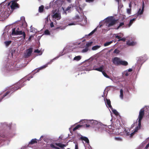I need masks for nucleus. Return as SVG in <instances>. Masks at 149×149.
Returning a JSON list of instances; mask_svg holds the SVG:
<instances>
[{
  "label": "nucleus",
  "mask_w": 149,
  "mask_h": 149,
  "mask_svg": "<svg viewBox=\"0 0 149 149\" xmlns=\"http://www.w3.org/2000/svg\"><path fill=\"white\" fill-rule=\"evenodd\" d=\"M135 132H134L131 133V134H130V136L131 137L134 134Z\"/></svg>",
  "instance_id": "nucleus-53"
},
{
  "label": "nucleus",
  "mask_w": 149,
  "mask_h": 149,
  "mask_svg": "<svg viewBox=\"0 0 149 149\" xmlns=\"http://www.w3.org/2000/svg\"><path fill=\"white\" fill-rule=\"evenodd\" d=\"M116 2H117L118 3V4H119V1H120V0H115Z\"/></svg>",
  "instance_id": "nucleus-54"
},
{
  "label": "nucleus",
  "mask_w": 149,
  "mask_h": 149,
  "mask_svg": "<svg viewBox=\"0 0 149 149\" xmlns=\"http://www.w3.org/2000/svg\"><path fill=\"white\" fill-rule=\"evenodd\" d=\"M117 20L113 19L112 17H110L108 19V22L109 23L107 26L110 27L114 25L116 23Z\"/></svg>",
  "instance_id": "nucleus-4"
},
{
  "label": "nucleus",
  "mask_w": 149,
  "mask_h": 149,
  "mask_svg": "<svg viewBox=\"0 0 149 149\" xmlns=\"http://www.w3.org/2000/svg\"><path fill=\"white\" fill-rule=\"evenodd\" d=\"M44 33H45V34L47 35H49L50 34V32L48 30H46L45 31Z\"/></svg>",
  "instance_id": "nucleus-38"
},
{
  "label": "nucleus",
  "mask_w": 149,
  "mask_h": 149,
  "mask_svg": "<svg viewBox=\"0 0 149 149\" xmlns=\"http://www.w3.org/2000/svg\"><path fill=\"white\" fill-rule=\"evenodd\" d=\"M149 147V143L146 145L145 147V148L147 149Z\"/></svg>",
  "instance_id": "nucleus-50"
},
{
  "label": "nucleus",
  "mask_w": 149,
  "mask_h": 149,
  "mask_svg": "<svg viewBox=\"0 0 149 149\" xmlns=\"http://www.w3.org/2000/svg\"><path fill=\"white\" fill-rule=\"evenodd\" d=\"M90 126V125L88 124H85V127H88Z\"/></svg>",
  "instance_id": "nucleus-51"
},
{
  "label": "nucleus",
  "mask_w": 149,
  "mask_h": 149,
  "mask_svg": "<svg viewBox=\"0 0 149 149\" xmlns=\"http://www.w3.org/2000/svg\"><path fill=\"white\" fill-rule=\"evenodd\" d=\"M55 145L56 146H58L60 148H62V149H64V147H65L66 146V145L65 144H62L61 143H55Z\"/></svg>",
  "instance_id": "nucleus-16"
},
{
  "label": "nucleus",
  "mask_w": 149,
  "mask_h": 149,
  "mask_svg": "<svg viewBox=\"0 0 149 149\" xmlns=\"http://www.w3.org/2000/svg\"><path fill=\"white\" fill-rule=\"evenodd\" d=\"M103 74L104 75V77H106V78H109V77L107 75V74H106V73L104 71H103L102 72Z\"/></svg>",
  "instance_id": "nucleus-28"
},
{
  "label": "nucleus",
  "mask_w": 149,
  "mask_h": 149,
  "mask_svg": "<svg viewBox=\"0 0 149 149\" xmlns=\"http://www.w3.org/2000/svg\"><path fill=\"white\" fill-rule=\"evenodd\" d=\"M12 41L11 40L9 41H6L4 42V43L7 47L11 43Z\"/></svg>",
  "instance_id": "nucleus-22"
},
{
  "label": "nucleus",
  "mask_w": 149,
  "mask_h": 149,
  "mask_svg": "<svg viewBox=\"0 0 149 149\" xmlns=\"http://www.w3.org/2000/svg\"><path fill=\"white\" fill-rule=\"evenodd\" d=\"M32 48H30L27 50L26 56L29 57L31 55L32 52Z\"/></svg>",
  "instance_id": "nucleus-9"
},
{
  "label": "nucleus",
  "mask_w": 149,
  "mask_h": 149,
  "mask_svg": "<svg viewBox=\"0 0 149 149\" xmlns=\"http://www.w3.org/2000/svg\"><path fill=\"white\" fill-rule=\"evenodd\" d=\"M80 18L79 16L78 15H76L75 17L73 18V19H79Z\"/></svg>",
  "instance_id": "nucleus-39"
},
{
  "label": "nucleus",
  "mask_w": 149,
  "mask_h": 149,
  "mask_svg": "<svg viewBox=\"0 0 149 149\" xmlns=\"http://www.w3.org/2000/svg\"><path fill=\"white\" fill-rule=\"evenodd\" d=\"M40 52V51L38 49H36L34 51V52H35V53H39Z\"/></svg>",
  "instance_id": "nucleus-46"
},
{
  "label": "nucleus",
  "mask_w": 149,
  "mask_h": 149,
  "mask_svg": "<svg viewBox=\"0 0 149 149\" xmlns=\"http://www.w3.org/2000/svg\"><path fill=\"white\" fill-rule=\"evenodd\" d=\"M113 42L112 41H111L109 42H107L105 43L104 44V46L105 47L108 46L109 45H110L111 43Z\"/></svg>",
  "instance_id": "nucleus-27"
},
{
  "label": "nucleus",
  "mask_w": 149,
  "mask_h": 149,
  "mask_svg": "<svg viewBox=\"0 0 149 149\" xmlns=\"http://www.w3.org/2000/svg\"><path fill=\"white\" fill-rule=\"evenodd\" d=\"M23 82V80H21L16 84L10 88V91H7L6 93L3 94L2 98H3L8 95L10 92L13 93L15 91L17 90L18 89L20 88L23 86V84L22 85V84Z\"/></svg>",
  "instance_id": "nucleus-1"
},
{
  "label": "nucleus",
  "mask_w": 149,
  "mask_h": 149,
  "mask_svg": "<svg viewBox=\"0 0 149 149\" xmlns=\"http://www.w3.org/2000/svg\"><path fill=\"white\" fill-rule=\"evenodd\" d=\"M75 149H78V147L77 145H75Z\"/></svg>",
  "instance_id": "nucleus-52"
},
{
  "label": "nucleus",
  "mask_w": 149,
  "mask_h": 149,
  "mask_svg": "<svg viewBox=\"0 0 149 149\" xmlns=\"http://www.w3.org/2000/svg\"><path fill=\"white\" fill-rule=\"evenodd\" d=\"M93 43V42H89L88 43L86 44V47H87L88 48V47L89 46H91V45Z\"/></svg>",
  "instance_id": "nucleus-34"
},
{
  "label": "nucleus",
  "mask_w": 149,
  "mask_h": 149,
  "mask_svg": "<svg viewBox=\"0 0 149 149\" xmlns=\"http://www.w3.org/2000/svg\"><path fill=\"white\" fill-rule=\"evenodd\" d=\"M100 47V46L98 45H96L93 47L92 48V49L93 50H97Z\"/></svg>",
  "instance_id": "nucleus-26"
},
{
  "label": "nucleus",
  "mask_w": 149,
  "mask_h": 149,
  "mask_svg": "<svg viewBox=\"0 0 149 149\" xmlns=\"http://www.w3.org/2000/svg\"><path fill=\"white\" fill-rule=\"evenodd\" d=\"M120 97L121 99H123V90L122 89H121L120 90Z\"/></svg>",
  "instance_id": "nucleus-24"
},
{
  "label": "nucleus",
  "mask_w": 149,
  "mask_h": 149,
  "mask_svg": "<svg viewBox=\"0 0 149 149\" xmlns=\"http://www.w3.org/2000/svg\"><path fill=\"white\" fill-rule=\"evenodd\" d=\"M88 124H91L93 125H95L98 123L97 121L94 120H91L88 121Z\"/></svg>",
  "instance_id": "nucleus-13"
},
{
  "label": "nucleus",
  "mask_w": 149,
  "mask_h": 149,
  "mask_svg": "<svg viewBox=\"0 0 149 149\" xmlns=\"http://www.w3.org/2000/svg\"><path fill=\"white\" fill-rule=\"evenodd\" d=\"M31 36H30V37H29V39H28V40L29 41H30V40H31Z\"/></svg>",
  "instance_id": "nucleus-56"
},
{
  "label": "nucleus",
  "mask_w": 149,
  "mask_h": 149,
  "mask_svg": "<svg viewBox=\"0 0 149 149\" xmlns=\"http://www.w3.org/2000/svg\"><path fill=\"white\" fill-rule=\"evenodd\" d=\"M13 29H15V32H16V31H19V30H21V29H19V28L18 27V28H17V27L16 28H14Z\"/></svg>",
  "instance_id": "nucleus-45"
},
{
  "label": "nucleus",
  "mask_w": 149,
  "mask_h": 149,
  "mask_svg": "<svg viewBox=\"0 0 149 149\" xmlns=\"http://www.w3.org/2000/svg\"><path fill=\"white\" fill-rule=\"evenodd\" d=\"M115 38H117V39H120V38H121V37H120V36H118V35H117L116 36H115Z\"/></svg>",
  "instance_id": "nucleus-49"
},
{
  "label": "nucleus",
  "mask_w": 149,
  "mask_h": 149,
  "mask_svg": "<svg viewBox=\"0 0 149 149\" xmlns=\"http://www.w3.org/2000/svg\"><path fill=\"white\" fill-rule=\"evenodd\" d=\"M144 115V110L143 109H141L139 112V114L138 117L139 119L142 120L143 116Z\"/></svg>",
  "instance_id": "nucleus-7"
},
{
  "label": "nucleus",
  "mask_w": 149,
  "mask_h": 149,
  "mask_svg": "<svg viewBox=\"0 0 149 149\" xmlns=\"http://www.w3.org/2000/svg\"><path fill=\"white\" fill-rule=\"evenodd\" d=\"M136 43L133 41H130L128 40L127 42V44L129 46H132L136 45Z\"/></svg>",
  "instance_id": "nucleus-12"
},
{
  "label": "nucleus",
  "mask_w": 149,
  "mask_h": 149,
  "mask_svg": "<svg viewBox=\"0 0 149 149\" xmlns=\"http://www.w3.org/2000/svg\"><path fill=\"white\" fill-rule=\"evenodd\" d=\"M104 66L103 65H101L100 67L98 68H95L94 67L93 68V69L94 70L98 71L99 72H102L103 71V70L104 69Z\"/></svg>",
  "instance_id": "nucleus-10"
},
{
  "label": "nucleus",
  "mask_w": 149,
  "mask_h": 149,
  "mask_svg": "<svg viewBox=\"0 0 149 149\" xmlns=\"http://www.w3.org/2000/svg\"><path fill=\"white\" fill-rule=\"evenodd\" d=\"M52 17L53 18L59 20L61 18V13H56L53 15Z\"/></svg>",
  "instance_id": "nucleus-8"
},
{
  "label": "nucleus",
  "mask_w": 149,
  "mask_h": 149,
  "mask_svg": "<svg viewBox=\"0 0 149 149\" xmlns=\"http://www.w3.org/2000/svg\"><path fill=\"white\" fill-rule=\"evenodd\" d=\"M144 3L143 1L142 3V9L141 10V9L140 8L136 13L135 14L134 16L136 18L139 15H141L143 14L144 10Z\"/></svg>",
  "instance_id": "nucleus-5"
},
{
  "label": "nucleus",
  "mask_w": 149,
  "mask_h": 149,
  "mask_svg": "<svg viewBox=\"0 0 149 149\" xmlns=\"http://www.w3.org/2000/svg\"><path fill=\"white\" fill-rule=\"evenodd\" d=\"M120 52V51H119V50H118L117 49H116L114 51L113 53H114L118 54Z\"/></svg>",
  "instance_id": "nucleus-32"
},
{
  "label": "nucleus",
  "mask_w": 149,
  "mask_h": 149,
  "mask_svg": "<svg viewBox=\"0 0 149 149\" xmlns=\"http://www.w3.org/2000/svg\"><path fill=\"white\" fill-rule=\"evenodd\" d=\"M7 8H8L9 11L10 8H11L10 11H13L14 9L19 8V5L15 1H11V4L10 5V3H9L7 6Z\"/></svg>",
  "instance_id": "nucleus-2"
},
{
  "label": "nucleus",
  "mask_w": 149,
  "mask_h": 149,
  "mask_svg": "<svg viewBox=\"0 0 149 149\" xmlns=\"http://www.w3.org/2000/svg\"><path fill=\"white\" fill-rule=\"evenodd\" d=\"M140 129V128H139V127L137 126L134 129V132H136L138 130Z\"/></svg>",
  "instance_id": "nucleus-40"
},
{
  "label": "nucleus",
  "mask_w": 149,
  "mask_h": 149,
  "mask_svg": "<svg viewBox=\"0 0 149 149\" xmlns=\"http://www.w3.org/2000/svg\"><path fill=\"white\" fill-rule=\"evenodd\" d=\"M44 6H40L39 8V11L40 13H42L43 12L44 10Z\"/></svg>",
  "instance_id": "nucleus-21"
},
{
  "label": "nucleus",
  "mask_w": 149,
  "mask_h": 149,
  "mask_svg": "<svg viewBox=\"0 0 149 149\" xmlns=\"http://www.w3.org/2000/svg\"><path fill=\"white\" fill-rule=\"evenodd\" d=\"M112 111L113 113L116 115L117 116L118 115V113L117 111L115 109H114L112 110Z\"/></svg>",
  "instance_id": "nucleus-31"
},
{
  "label": "nucleus",
  "mask_w": 149,
  "mask_h": 149,
  "mask_svg": "<svg viewBox=\"0 0 149 149\" xmlns=\"http://www.w3.org/2000/svg\"><path fill=\"white\" fill-rule=\"evenodd\" d=\"M65 28V27H62V26H59L57 27L56 28V29H60L61 30H63Z\"/></svg>",
  "instance_id": "nucleus-36"
},
{
  "label": "nucleus",
  "mask_w": 149,
  "mask_h": 149,
  "mask_svg": "<svg viewBox=\"0 0 149 149\" xmlns=\"http://www.w3.org/2000/svg\"><path fill=\"white\" fill-rule=\"evenodd\" d=\"M92 32L93 33H94L95 32L94 31H93Z\"/></svg>",
  "instance_id": "nucleus-61"
},
{
  "label": "nucleus",
  "mask_w": 149,
  "mask_h": 149,
  "mask_svg": "<svg viewBox=\"0 0 149 149\" xmlns=\"http://www.w3.org/2000/svg\"><path fill=\"white\" fill-rule=\"evenodd\" d=\"M81 59V57L80 56H78L75 57L74 58V60L79 61Z\"/></svg>",
  "instance_id": "nucleus-23"
},
{
  "label": "nucleus",
  "mask_w": 149,
  "mask_h": 149,
  "mask_svg": "<svg viewBox=\"0 0 149 149\" xmlns=\"http://www.w3.org/2000/svg\"><path fill=\"white\" fill-rule=\"evenodd\" d=\"M136 18H133L132 19H131L130 21L129 24H128V26L129 27H130L132 24L133 23V22L136 20Z\"/></svg>",
  "instance_id": "nucleus-18"
},
{
  "label": "nucleus",
  "mask_w": 149,
  "mask_h": 149,
  "mask_svg": "<svg viewBox=\"0 0 149 149\" xmlns=\"http://www.w3.org/2000/svg\"><path fill=\"white\" fill-rule=\"evenodd\" d=\"M71 8V6H69L68 7H67L66 9L65 10L66 11H68L70 10Z\"/></svg>",
  "instance_id": "nucleus-44"
},
{
  "label": "nucleus",
  "mask_w": 149,
  "mask_h": 149,
  "mask_svg": "<svg viewBox=\"0 0 149 149\" xmlns=\"http://www.w3.org/2000/svg\"><path fill=\"white\" fill-rule=\"evenodd\" d=\"M93 33L92 32H91V33H90L89 34V35H91L92 34H93Z\"/></svg>",
  "instance_id": "nucleus-57"
},
{
  "label": "nucleus",
  "mask_w": 149,
  "mask_h": 149,
  "mask_svg": "<svg viewBox=\"0 0 149 149\" xmlns=\"http://www.w3.org/2000/svg\"><path fill=\"white\" fill-rule=\"evenodd\" d=\"M15 29H13L11 35H22L23 36V39H25L26 37V34L24 31H22V30L16 31L15 32Z\"/></svg>",
  "instance_id": "nucleus-3"
},
{
  "label": "nucleus",
  "mask_w": 149,
  "mask_h": 149,
  "mask_svg": "<svg viewBox=\"0 0 149 149\" xmlns=\"http://www.w3.org/2000/svg\"><path fill=\"white\" fill-rule=\"evenodd\" d=\"M115 140L117 141H121L122 140V139L119 137H115Z\"/></svg>",
  "instance_id": "nucleus-43"
},
{
  "label": "nucleus",
  "mask_w": 149,
  "mask_h": 149,
  "mask_svg": "<svg viewBox=\"0 0 149 149\" xmlns=\"http://www.w3.org/2000/svg\"><path fill=\"white\" fill-rule=\"evenodd\" d=\"M124 25V23L123 22H121L120 23V24H119V25L118 26V27L116 29H118L119 28H120V27L123 25Z\"/></svg>",
  "instance_id": "nucleus-33"
},
{
  "label": "nucleus",
  "mask_w": 149,
  "mask_h": 149,
  "mask_svg": "<svg viewBox=\"0 0 149 149\" xmlns=\"http://www.w3.org/2000/svg\"><path fill=\"white\" fill-rule=\"evenodd\" d=\"M37 139H32L30 142H29V144H33L35 143H37Z\"/></svg>",
  "instance_id": "nucleus-17"
},
{
  "label": "nucleus",
  "mask_w": 149,
  "mask_h": 149,
  "mask_svg": "<svg viewBox=\"0 0 149 149\" xmlns=\"http://www.w3.org/2000/svg\"><path fill=\"white\" fill-rule=\"evenodd\" d=\"M80 139L82 140L85 141L87 143H89V141L88 139L86 137L81 136L80 137Z\"/></svg>",
  "instance_id": "nucleus-14"
},
{
  "label": "nucleus",
  "mask_w": 149,
  "mask_h": 149,
  "mask_svg": "<svg viewBox=\"0 0 149 149\" xmlns=\"http://www.w3.org/2000/svg\"><path fill=\"white\" fill-rule=\"evenodd\" d=\"M82 125H78L75 127L73 129V131H74L77 129H78L79 128L81 127Z\"/></svg>",
  "instance_id": "nucleus-20"
},
{
  "label": "nucleus",
  "mask_w": 149,
  "mask_h": 149,
  "mask_svg": "<svg viewBox=\"0 0 149 149\" xmlns=\"http://www.w3.org/2000/svg\"><path fill=\"white\" fill-rule=\"evenodd\" d=\"M124 133H125L127 136H128L130 134L129 132L126 131V130H124Z\"/></svg>",
  "instance_id": "nucleus-42"
},
{
  "label": "nucleus",
  "mask_w": 149,
  "mask_h": 149,
  "mask_svg": "<svg viewBox=\"0 0 149 149\" xmlns=\"http://www.w3.org/2000/svg\"><path fill=\"white\" fill-rule=\"evenodd\" d=\"M141 120L139 119L138 120V125L137 126L138 127H139V128H140L141 127Z\"/></svg>",
  "instance_id": "nucleus-37"
},
{
  "label": "nucleus",
  "mask_w": 149,
  "mask_h": 149,
  "mask_svg": "<svg viewBox=\"0 0 149 149\" xmlns=\"http://www.w3.org/2000/svg\"><path fill=\"white\" fill-rule=\"evenodd\" d=\"M115 124L116 126V122Z\"/></svg>",
  "instance_id": "nucleus-63"
},
{
  "label": "nucleus",
  "mask_w": 149,
  "mask_h": 149,
  "mask_svg": "<svg viewBox=\"0 0 149 149\" xmlns=\"http://www.w3.org/2000/svg\"><path fill=\"white\" fill-rule=\"evenodd\" d=\"M131 8H128L127 9V13L129 15L131 14Z\"/></svg>",
  "instance_id": "nucleus-35"
},
{
  "label": "nucleus",
  "mask_w": 149,
  "mask_h": 149,
  "mask_svg": "<svg viewBox=\"0 0 149 149\" xmlns=\"http://www.w3.org/2000/svg\"><path fill=\"white\" fill-rule=\"evenodd\" d=\"M126 40V38H120V39H119L118 40V41H123V42H125V41Z\"/></svg>",
  "instance_id": "nucleus-41"
},
{
  "label": "nucleus",
  "mask_w": 149,
  "mask_h": 149,
  "mask_svg": "<svg viewBox=\"0 0 149 149\" xmlns=\"http://www.w3.org/2000/svg\"><path fill=\"white\" fill-rule=\"evenodd\" d=\"M129 75L128 74V73L127 72H126L125 74V75L126 76H128Z\"/></svg>",
  "instance_id": "nucleus-58"
},
{
  "label": "nucleus",
  "mask_w": 149,
  "mask_h": 149,
  "mask_svg": "<svg viewBox=\"0 0 149 149\" xmlns=\"http://www.w3.org/2000/svg\"><path fill=\"white\" fill-rule=\"evenodd\" d=\"M77 24H78L77 22H74L72 23L69 24L68 25V26H71V25H75Z\"/></svg>",
  "instance_id": "nucleus-29"
},
{
  "label": "nucleus",
  "mask_w": 149,
  "mask_h": 149,
  "mask_svg": "<svg viewBox=\"0 0 149 149\" xmlns=\"http://www.w3.org/2000/svg\"><path fill=\"white\" fill-rule=\"evenodd\" d=\"M106 104L110 108H112V107L111 105V101L109 99H106Z\"/></svg>",
  "instance_id": "nucleus-15"
},
{
  "label": "nucleus",
  "mask_w": 149,
  "mask_h": 149,
  "mask_svg": "<svg viewBox=\"0 0 149 149\" xmlns=\"http://www.w3.org/2000/svg\"><path fill=\"white\" fill-rule=\"evenodd\" d=\"M120 58L117 57H115L112 59L113 63L116 65H120Z\"/></svg>",
  "instance_id": "nucleus-6"
},
{
  "label": "nucleus",
  "mask_w": 149,
  "mask_h": 149,
  "mask_svg": "<svg viewBox=\"0 0 149 149\" xmlns=\"http://www.w3.org/2000/svg\"><path fill=\"white\" fill-rule=\"evenodd\" d=\"M30 79H29L28 78V80H30Z\"/></svg>",
  "instance_id": "nucleus-64"
},
{
  "label": "nucleus",
  "mask_w": 149,
  "mask_h": 149,
  "mask_svg": "<svg viewBox=\"0 0 149 149\" xmlns=\"http://www.w3.org/2000/svg\"><path fill=\"white\" fill-rule=\"evenodd\" d=\"M120 65L126 66L128 65V63L126 61H121Z\"/></svg>",
  "instance_id": "nucleus-19"
},
{
  "label": "nucleus",
  "mask_w": 149,
  "mask_h": 149,
  "mask_svg": "<svg viewBox=\"0 0 149 149\" xmlns=\"http://www.w3.org/2000/svg\"><path fill=\"white\" fill-rule=\"evenodd\" d=\"M94 0H85L87 2H92Z\"/></svg>",
  "instance_id": "nucleus-47"
},
{
  "label": "nucleus",
  "mask_w": 149,
  "mask_h": 149,
  "mask_svg": "<svg viewBox=\"0 0 149 149\" xmlns=\"http://www.w3.org/2000/svg\"><path fill=\"white\" fill-rule=\"evenodd\" d=\"M47 64H46L45 65L42 66L40 67V68H37V69H36V70H34V71L35 72H39L40 70H42V69L45 68L47 67Z\"/></svg>",
  "instance_id": "nucleus-11"
},
{
  "label": "nucleus",
  "mask_w": 149,
  "mask_h": 149,
  "mask_svg": "<svg viewBox=\"0 0 149 149\" xmlns=\"http://www.w3.org/2000/svg\"><path fill=\"white\" fill-rule=\"evenodd\" d=\"M68 1H70V0H67Z\"/></svg>",
  "instance_id": "nucleus-62"
},
{
  "label": "nucleus",
  "mask_w": 149,
  "mask_h": 149,
  "mask_svg": "<svg viewBox=\"0 0 149 149\" xmlns=\"http://www.w3.org/2000/svg\"><path fill=\"white\" fill-rule=\"evenodd\" d=\"M50 26L51 28L53 27L54 26V24L53 22H52L50 23Z\"/></svg>",
  "instance_id": "nucleus-48"
},
{
  "label": "nucleus",
  "mask_w": 149,
  "mask_h": 149,
  "mask_svg": "<svg viewBox=\"0 0 149 149\" xmlns=\"http://www.w3.org/2000/svg\"><path fill=\"white\" fill-rule=\"evenodd\" d=\"M43 136H42L40 137V139H41V138H43Z\"/></svg>",
  "instance_id": "nucleus-60"
},
{
  "label": "nucleus",
  "mask_w": 149,
  "mask_h": 149,
  "mask_svg": "<svg viewBox=\"0 0 149 149\" xmlns=\"http://www.w3.org/2000/svg\"><path fill=\"white\" fill-rule=\"evenodd\" d=\"M88 50V48L87 47H86L85 48L83 49L82 50L83 52H87Z\"/></svg>",
  "instance_id": "nucleus-30"
},
{
  "label": "nucleus",
  "mask_w": 149,
  "mask_h": 149,
  "mask_svg": "<svg viewBox=\"0 0 149 149\" xmlns=\"http://www.w3.org/2000/svg\"><path fill=\"white\" fill-rule=\"evenodd\" d=\"M111 127H109V133H111V132H113L114 130H115V129H113L111 128L112 127L111 126H109Z\"/></svg>",
  "instance_id": "nucleus-25"
},
{
  "label": "nucleus",
  "mask_w": 149,
  "mask_h": 149,
  "mask_svg": "<svg viewBox=\"0 0 149 149\" xmlns=\"http://www.w3.org/2000/svg\"><path fill=\"white\" fill-rule=\"evenodd\" d=\"M97 28H96L95 29L93 30V31H94V32H95V31L97 30Z\"/></svg>",
  "instance_id": "nucleus-59"
},
{
  "label": "nucleus",
  "mask_w": 149,
  "mask_h": 149,
  "mask_svg": "<svg viewBox=\"0 0 149 149\" xmlns=\"http://www.w3.org/2000/svg\"><path fill=\"white\" fill-rule=\"evenodd\" d=\"M128 71L129 72H131L132 71V69H128Z\"/></svg>",
  "instance_id": "nucleus-55"
}]
</instances>
